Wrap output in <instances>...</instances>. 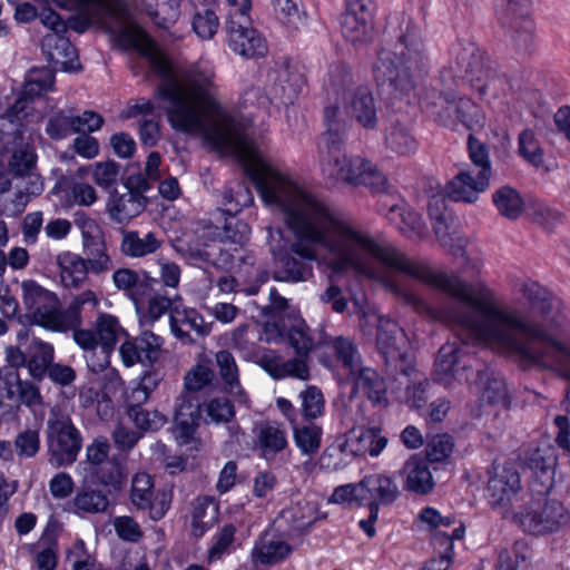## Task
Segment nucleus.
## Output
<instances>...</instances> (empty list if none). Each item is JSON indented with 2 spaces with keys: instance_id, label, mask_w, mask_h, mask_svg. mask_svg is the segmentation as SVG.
<instances>
[{
  "instance_id": "45",
  "label": "nucleus",
  "mask_w": 570,
  "mask_h": 570,
  "mask_svg": "<svg viewBox=\"0 0 570 570\" xmlns=\"http://www.w3.org/2000/svg\"><path fill=\"white\" fill-rule=\"evenodd\" d=\"M498 213L510 220H517L523 213L524 199L520 191L509 185L501 186L492 194Z\"/></svg>"
},
{
  "instance_id": "12",
  "label": "nucleus",
  "mask_w": 570,
  "mask_h": 570,
  "mask_svg": "<svg viewBox=\"0 0 570 570\" xmlns=\"http://www.w3.org/2000/svg\"><path fill=\"white\" fill-rule=\"evenodd\" d=\"M523 495L519 472L512 466H495L490 474L485 499L502 518L513 520Z\"/></svg>"
},
{
  "instance_id": "54",
  "label": "nucleus",
  "mask_w": 570,
  "mask_h": 570,
  "mask_svg": "<svg viewBox=\"0 0 570 570\" xmlns=\"http://www.w3.org/2000/svg\"><path fill=\"white\" fill-rule=\"evenodd\" d=\"M235 535L236 527L233 523H226L219 528L212 537L206 557L207 563H215L230 554L234 550Z\"/></svg>"
},
{
  "instance_id": "39",
  "label": "nucleus",
  "mask_w": 570,
  "mask_h": 570,
  "mask_svg": "<svg viewBox=\"0 0 570 570\" xmlns=\"http://www.w3.org/2000/svg\"><path fill=\"white\" fill-rule=\"evenodd\" d=\"M196 407L185 396L177 404L173 434L179 445H185L196 440L197 415Z\"/></svg>"
},
{
  "instance_id": "24",
  "label": "nucleus",
  "mask_w": 570,
  "mask_h": 570,
  "mask_svg": "<svg viewBox=\"0 0 570 570\" xmlns=\"http://www.w3.org/2000/svg\"><path fill=\"white\" fill-rule=\"evenodd\" d=\"M364 502L368 509L380 510V507L390 505L400 497L396 481L385 473H373L362 479Z\"/></svg>"
},
{
  "instance_id": "27",
  "label": "nucleus",
  "mask_w": 570,
  "mask_h": 570,
  "mask_svg": "<svg viewBox=\"0 0 570 570\" xmlns=\"http://www.w3.org/2000/svg\"><path fill=\"white\" fill-rule=\"evenodd\" d=\"M306 85L305 76L286 59L275 70L272 95L284 106L293 105Z\"/></svg>"
},
{
  "instance_id": "64",
  "label": "nucleus",
  "mask_w": 570,
  "mask_h": 570,
  "mask_svg": "<svg viewBox=\"0 0 570 570\" xmlns=\"http://www.w3.org/2000/svg\"><path fill=\"white\" fill-rule=\"evenodd\" d=\"M497 570H529L527 547L517 542L512 549L499 553Z\"/></svg>"
},
{
  "instance_id": "62",
  "label": "nucleus",
  "mask_w": 570,
  "mask_h": 570,
  "mask_svg": "<svg viewBox=\"0 0 570 570\" xmlns=\"http://www.w3.org/2000/svg\"><path fill=\"white\" fill-rule=\"evenodd\" d=\"M347 450L344 446V441L340 436L336 439L335 443L327 446L318 459L320 468L328 471H340L344 469L348 464Z\"/></svg>"
},
{
  "instance_id": "51",
  "label": "nucleus",
  "mask_w": 570,
  "mask_h": 570,
  "mask_svg": "<svg viewBox=\"0 0 570 570\" xmlns=\"http://www.w3.org/2000/svg\"><path fill=\"white\" fill-rule=\"evenodd\" d=\"M161 243L154 233L149 232L144 238L139 237L138 232H124L121 240V252L129 257H142L153 254L160 247Z\"/></svg>"
},
{
  "instance_id": "33",
  "label": "nucleus",
  "mask_w": 570,
  "mask_h": 570,
  "mask_svg": "<svg viewBox=\"0 0 570 570\" xmlns=\"http://www.w3.org/2000/svg\"><path fill=\"white\" fill-rule=\"evenodd\" d=\"M346 381L353 384L355 393L364 394L373 404H387L386 383L375 370L362 366L355 374L347 376Z\"/></svg>"
},
{
  "instance_id": "63",
  "label": "nucleus",
  "mask_w": 570,
  "mask_h": 570,
  "mask_svg": "<svg viewBox=\"0 0 570 570\" xmlns=\"http://www.w3.org/2000/svg\"><path fill=\"white\" fill-rule=\"evenodd\" d=\"M119 353L122 363L130 367L138 362H153L158 356V351L154 347L146 348L142 341H126L121 344Z\"/></svg>"
},
{
  "instance_id": "61",
  "label": "nucleus",
  "mask_w": 570,
  "mask_h": 570,
  "mask_svg": "<svg viewBox=\"0 0 570 570\" xmlns=\"http://www.w3.org/2000/svg\"><path fill=\"white\" fill-rule=\"evenodd\" d=\"M278 19L289 30H297L306 20V13L301 8V0H273Z\"/></svg>"
},
{
  "instance_id": "35",
  "label": "nucleus",
  "mask_w": 570,
  "mask_h": 570,
  "mask_svg": "<svg viewBox=\"0 0 570 570\" xmlns=\"http://www.w3.org/2000/svg\"><path fill=\"white\" fill-rule=\"evenodd\" d=\"M404 487L416 494H426L435 485L429 463L425 459L412 455L403 466Z\"/></svg>"
},
{
  "instance_id": "1",
  "label": "nucleus",
  "mask_w": 570,
  "mask_h": 570,
  "mask_svg": "<svg viewBox=\"0 0 570 570\" xmlns=\"http://www.w3.org/2000/svg\"><path fill=\"white\" fill-rule=\"evenodd\" d=\"M331 235L321 245L333 255L326 263L333 275L361 272L362 262L355 248L368 254L384 266L403 273L466 307L476 321H527L508 311L493 289L484 283L473 285L456 274L434 272L429 265L412 261L394 248L385 247L343 219L327 214ZM460 321H472L461 318Z\"/></svg>"
},
{
  "instance_id": "25",
  "label": "nucleus",
  "mask_w": 570,
  "mask_h": 570,
  "mask_svg": "<svg viewBox=\"0 0 570 570\" xmlns=\"http://www.w3.org/2000/svg\"><path fill=\"white\" fill-rule=\"evenodd\" d=\"M345 110L366 130H375L379 125L377 107L368 86H357L345 102Z\"/></svg>"
},
{
  "instance_id": "50",
  "label": "nucleus",
  "mask_w": 570,
  "mask_h": 570,
  "mask_svg": "<svg viewBox=\"0 0 570 570\" xmlns=\"http://www.w3.org/2000/svg\"><path fill=\"white\" fill-rule=\"evenodd\" d=\"M82 252L86 256L85 261L87 262V265H89L92 274L99 275L111 268L112 262L107 253L104 234L94 237L92 239L83 240Z\"/></svg>"
},
{
  "instance_id": "10",
  "label": "nucleus",
  "mask_w": 570,
  "mask_h": 570,
  "mask_svg": "<svg viewBox=\"0 0 570 570\" xmlns=\"http://www.w3.org/2000/svg\"><path fill=\"white\" fill-rule=\"evenodd\" d=\"M325 342V332L322 323H316L315 328L308 326L294 327L288 334V343L294 347L297 356L288 360L265 356L262 360V365L276 380L293 377L307 381L311 377L307 355L312 348L321 346Z\"/></svg>"
},
{
  "instance_id": "2",
  "label": "nucleus",
  "mask_w": 570,
  "mask_h": 570,
  "mask_svg": "<svg viewBox=\"0 0 570 570\" xmlns=\"http://www.w3.org/2000/svg\"><path fill=\"white\" fill-rule=\"evenodd\" d=\"M454 336L441 346L433 377L445 387L470 383L473 374L468 348L489 347L514 355L524 366L539 365L570 381V347L547 334L542 323H454Z\"/></svg>"
},
{
  "instance_id": "13",
  "label": "nucleus",
  "mask_w": 570,
  "mask_h": 570,
  "mask_svg": "<svg viewBox=\"0 0 570 570\" xmlns=\"http://www.w3.org/2000/svg\"><path fill=\"white\" fill-rule=\"evenodd\" d=\"M523 531L531 534H548L559 531L570 522V512L559 501L544 503L530 501L513 519Z\"/></svg>"
},
{
  "instance_id": "47",
  "label": "nucleus",
  "mask_w": 570,
  "mask_h": 570,
  "mask_svg": "<svg viewBox=\"0 0 570 570\" xmlns=\"http://www.w3.org/2000/svg\"><path fill=\"white\" fill-rule=\"evenodd\" d=\"M291 428L294 443L302 455L312 456L318 452L323 435L321 425L309 421L303 424L295 423Z\"/></svg>"
},
{
  "instance_id": "57",
  "label": "nucleus",
  "mask_w": 570,
  "mask_h": 570,
  "mask_svg": "<svg viewBox=\"0 0 570 570\" xmlns=\"http://www.w3.org/2000/svg\"><path fill=\"white\" fill-rule=\"evenodd\" d=\"M468 151L470 160L479 168L478 175L480 177V184L482 185L485 180L490 183L492 166L487 145L474 135L470 134L468 137Z\"/></svg>"
},
{
  "instance_id": "59",
  "label": "nucleus",
  "mask_w": 570,
  "mask_h": 570,
  "mask_svg": "<svg viewBox=\"0 0 570 570\" xmlns=\"http://www.w3.org/2000/svg\"><path fill=\"white\" fill-rule=\"evenodd\" d=\"M518 154L534 167L543 164L544 153L534 130L525 128L519 134Z\"/></svg>"
},
{
  "instance_id": "15",
  "label": "nucleus",
  "mask_w": 570,
  "mask_h": 570,
  "mask_svg": "<svg viewBox=\"0 0 570 570\" xmlns=\"http://www.w3.org/2000/svg\"><path fill=\"white\" fill-rule=\"evenodd\" d=\"M344 39L353 45L367 42L372 37L374 12L371 0H345L340 17Z\"/></svg>"
},
{
  "instance_id": "11",
  "label": "nucleus",
  "mask_w": 570,
  "mask_h": 570,
  "mask_svg": "<svg viewBox=\"0 0 570 570\" xmlns=\"http://www.w3.org/2000/svg\"><path fill=\"white\" fill-rule=\"evenodd\" d=\"M494 10L502 28L510 32L515 51L531 55L535 50L531 0H495Z\"/></svg>"
},
{
  "instance_id": "3",
  "label": "nucleus",
  "mask_w": 570,
  "mask_h": 570,
  "mask_svg": "<svg viewBox=\"0 0 570 570\" xmlns=\"http://www.w3.org/2000/svg\"><path fill=\"white\" fill-rule=\"evenodd\" d=\"M429 70V58L420 26L402 14L397 24L389 21L383 31L381 47L372 72L380 94L410 104L419 79Z\"/></svg>"
},
{
  "instance_id": "7",
  "label": "nucleus",
  "mask_w": 570,
  "mask_h": 570,
  "mask_svg": "<svg viewBox=\"0 0 570 570\" xmlns=\"http://www.w3.org/2000/svg\"><path fill=\"white\" fill-rule=\"evenodd\" d=\"M112 279L134 303L139 321H158L166 314L168 321H204L196 308L186 306L179 295H169L166 288H160L157 278L145 271L119 268Z\"/></svg>"
},
{
  "instance_id": "48",
  "label": "nucleus",
  "mask_w": 570,
  "mask_h": 570,
  "mask_svg": "<svg viewBox=\"0 0 570 570\" xmlns=\"http://www.w3.org/2000/svg\"><path fill=\"white\" fill-rule=\"evenodd\" d=\"M218 507L212 498H197L191 508V531L197 538L203 537L217 519Z\"/></svg>"
},
{
  "instance_id": "60",
  "label": "nucleus",
  "mask_w": 570,
  "mask_h": 570,
  "mask_svg": "<svg viewBox=\"0 0 570 570\" xmlns=\"http://www.w3.org/2000/svg\"><path fill=\"white\" fill-rule=\"evenodd\" d=\"M205 423H227L234 415V406L226 397H214L200 406Z\"/></svg>"
},
{
  "instance_id": "53",
  "label": "nucleus",
  "mask_w": 570,
  "mask_h": 570,
  "mask_svg": "<svg viewBox=\"0 0 570 570\" xmlns=\"http://www.w3.org/2000/svg\"><path fill=\"white\" fill-rule=\"evenodd\" d=\"M181 0H154L147 8V14L155 26L160 29H170L180 17Z\"/></svg>"
},
{
  "instance_id": "58",
  "label": "nucleus",
  "mask_w": 570,
  "mask_h": 570,
  "mask_svg": "<svg viewBox=\"0 0 570 570\" xmlns=\"http://www.w3.org/2000/svg\"><path fill=\"white\" fill-rule=\"evenodd\" d=\"M302 415L307 421L316 420L325 413V400L322 391L315 385H308L299 392Z\"/></svg>"
},
{
  "instance_id": "41",
  "label": "nucleus",
  "mask_w": 570,
  "mask_h": 570,
  "mask_svg": "<svg viewBox=\"0 0 570 570\" xmlns=\"http://www.w3.org/2000/svg\"><path fill=\"white\" fill-rule=\"evenodd\" d=\"M384 141L386 148L399 156H410L419 149V141L412 130L397 119L386 127Z\"/></svg>"
},
{
  "instance_id": "37",
  "label": "nucleus",
  "mask_w": 570,
  "mask_h": 570,
  "mask_svg": "<svg viewBox=\"0 0 570 570\" xmlns=\"http://www.w3.org/2000/svg\"><path fill=\"white\" fill-rule=\"evenodd\" d=\"M102 29L110 36L115 47L122 51H136L139 56L149 43V40H153L151 36L138 24L115 28L104 22Z\"/></svg>"
},
{
  "instance_id": "55",
  "label": "nucleus",
  "mask_w": 570,
  "mask_h": 570,
  "mask_svg": "<svg viewBox=\"0 0 570 570\" xmlns=\"http://www.w3.org/2000/svg\"><path fill=\"white\" fill-rule=\"evenodd\" d=\"M325 341L322 345L331 344L333 346L337 360L347 372V376L355 374V371L362 367L361 356L350 338L338 336L332 340L325 334Z\"/></svg>"
},
{
  "instance_id": "38",
  "label": "nucleus",
  "mask_w": 570,
  "mask_h": 570,
  "mask_svg": "<svg viewBox=\"0 0 570 570\" xmlns=\"http://www.w3.org/2000/svg\"><path fill=\"white\" fill-rule=\"evenodd\" d=\"M216 363L225 391L233 395L236 402L248 406L249 399L239 383L238 367L234 356L227 351H219L216 354Z\"/></svg>"
},
{
  "instance_id": "19",
  "label": "nucleus",
  "mask_w": 570,
  "mask_h": 570,
  "mask_svg": "<svg viewBox=\"0 0 570 570\" xmlns=\"http://www.w3.org/2000/svg\"><path fill=\"white\" fill-rule=\"evenodd\" d=\"M20 404L36 407L41 404V395L33 384L22 381L16 371L0 370V406L18 409Z\"/></svg>"
},
{
  "instance_id": "31",
  "label": "nucleus",
  "mask_w": 570,
  "mask_h": 570,
  "mask_svg": "<svg viewBox=\"0 0 570 570\" xmlns=\"http://www.w3.org/2000/svg\"><path fill=\"white\" fill-rule=\"evenodd\" d=\"M118 323H96L92 328H73V340L83 350L101 346L104 352L114 350L118 340Z\"/></svg>"
},
{
  "instance_id": "46",
  "label": "nucleus",
  "mask_w": 570,
  "mask_h": 570,
  "mask_svg": "<svg viewBox=\"0 0 570 570\" xmlns=\"http://www.w3.org/2000/svg\"><path fill=\"white\" fill-rule=\"evenodd\" d=\"M170 126L180 132H194L204 127L199 111L187 105L184 100L171 106L167 112Z\"/></svg>"
},
{
  "instance_id": "9",
  "label": "nucleus",
  "mask_w": 570,
  "mask_h": 570,
  "mask_svg": "<svg viewBox=\"0 0 570 570\" xmlns=\"http://www.w3.org/2000/svg\"><path fill=\"white\" fill-rule=\"evenodd\" d=\"M55 86V73L47 67L31 68L14 104L8 109L7 117L0 127V139L6 145H19L27 132L22 118L28 116L29 104L51 91Z\"/></svg>"
},
{
  "instance_id": "20",
  "label": "nucleus",
  "mask_w": 570,
  "mask_h": 570,
  "mask_svg": "<svg viewBox=\"0 0 570 570\" xmlns=\"http://www.w3.org/2000/svg\"><path fill=\"white\" fill-rule=\"evenodd\" d=\"M520 293L533 316H540L542 321H558L562 316L561 299L538 281L525 279L521 284Z\"/></svg>"
},
{
  "instance_id": "28",
  "label": "nucleus",
  "mask_w": 570,
  "mask_h": 570,
  "mask_svg": "<svg viewBox=\"0 0 570 570\" xmlns=\"http://www.w3.org/2000/svg\"><path fill=\"white\" fill-rule=\"evenodd\" d=\"M253 433L261 458L267 462L274 461L288 446L286 430L278 422H259L255 424Z\"/></svg>"
},
{
  "instance_id": "18",
  "label": "nucleus",
  "mask_w": 570,
  "mask_h": 570,
  "mask_svg": "<svg viewBox=\"0 0 570 570\" xmlns=\"http://www.w3.org/2000/svg\"><path fill=\"white\" fill-rule=\"evenodd\" d=\"M193 98L199 114L218 124V128L213 131L215 140L222 142L225 140V135H232L236 131L237 120L235 116L223 107L205 85H193Z\"/></svg>"
},
{
  "instance_id": "56",
  "label": "nucleus",
  "mask_w": 570,
  "mask_h": 570,
  "mask_svg": "<svg viewBox=\"0 0 570 570\" xmlns=\"http://www.w3.org/2000/svg\"><path fill=\"white\" fill-rule=\"evenodd\" d=\"M6 148L12 147L13 151L9 159L8 167L14 177H24L36 166L37 154L28 144L24 145V139L19 145H6Z\"/></svg>"
},
{
  "instance_id": "42",
  "label": "nucleus",
  "mask_w": 570,
  "mask_h": 570,
  "mask_svg": "<svg viewBox=\"0 0 570 570\" xmlns=\"http://www.w3.org/2000/svg\"><path fill=\"white\" fill-rule=\"evenodd\" d=\"M109 505V498L104 491L85 488L77 491L69 502V510L77 515L83 517L87 514L105 513Z\"/></svg>"
},
{
  "instance_id": "40",
  "label": "nucleus",
  "mask_w": 570,
  "mask_h": 570,
  "mask_svg": "<svg viewBox=\"0 0 570 570\" xmlns=\"http://www.w3.org/2000/svg\"><path fill=\"white\" fill-rule=\"evenodd\" d=\"M60 268L61 283L67 288H78L91 273L83 257L70 252L62 253L57 258Z\"/></svg>"
},
{
  "instance_id": "21",
  "label": "nucleus",
  "mask_w": 570,
  "mask_h": 570,
  "mask_svg": "<svg viewBox=\"0 0 570 570\" xmlns=\"http://www.w3.org/2000/svg\"><path fill=\"white\" fill-rule=\"evenodd\" d=\"M247 23H240V20L226 19L225 28L228 36L229 48L246 58H258L265 56L267 51L265 38Z\"/></svg>"
},
{
  "instance_id": "23",
  "label": "nucleus",
  "mask_w": 570,
  "mask_h": 570,
  "mask_svg": "<svg viewBox=\"0 0 570 570\" xmlns=\"http://www.w3.org/2000/svg\"><path fill=\"white\" fill-rule=\"evenodd\" d=\"M51 436L56 438L57 462L59 465L72 464L81 449L80 432L67 416H61L55 421H49Z\"/></svg>"
},
{
  "instance_id": "8",
  "label": "nucleus",
  "mask_w": 570,
  "mask_h": 570,
  "mask_svg": "<svg viewBox=\"0 0 570 570\" xmlns=\"http://www.w3.org/2000/svg\"><path fill=\"white\" fill-rule=\"evenodd\" d=\"M419 105L429 118L452 130L461 125L472 131L483 128L485 124L482 107L466 96L456 97L453 92L431 89L419 99Z\"/></svg>"
},
{
  "instance_id": "49",
  "label": "nucleus",
  "mask_w": 570,
  "mask_h": 570,
  "mask_svg": "<svg viewBox=\"0 0 570 570\" xmlns=\"http://www.w3.org/2000/svg\"><path fill=\"white\" fill-rule=\"evenodd\" d=\"M55 351L52 345L39 340H33L27 356V368L36 380H42L52 364Z\"/></svg>"
},
{
  "instance_id": "52",
  "label": "nucleus",
  "mask_w": 570,
  "mask_h": 570,
  "mask_svg": "<svg viewBox=\"0 0 570 570\" xmlns=\"http://www.w3.org/2000/svg\"><path fill=\"white\" fill-rule=\"evenodd\" d=\"M56 3L66 8L68 4L77 7L91 4L98 12H105L107 17L116 22H124L130 17L129 7L126 0H55Z\"/></svg>"
},
{
  "instance_id": "36",
  "label": "nucleus",
  "mask_w": 570,
  "mask_h": 570,
  "mask_svg": "<svg viewBox=\"0 0 570 570\" xmlns=\"http://www.w3.org/2000/svg\"><path fill=\"white\" fill-rule=\"evenodd\" d=\"M489 185L488 180L481 185L478 174L473 176L469 170H461L448 183L446 194L453 202L472 204Z\"/></svg>"
},
{
  "instance_id": "26",
  "label": "nucleus",
  "mask_w": 570,
  "mask_h": 570,
  "mask_svg": "<svg viewBox=\"0 0 570 570\" xmlns=\"http://www.w3.org/2000/svg\"><path fill=\"white\" fill-rule=\"evenodd\" d=\"M292 552L291 544L273 531H265L255 542L250 551V560L255 568L273 566L284 561Z\"/></svg>"
},
{
  "instance_id": "44",
  "label": "nucleus",
  "mask_w": 570,
  "mask_h": 570,
  "mask_svg": "<svg viewBox=\"0 0 570 570\" xmlns=\"http://www.w3.org/2000/svg\"><path fill=\"white\" fill-rule=\"evenodd\" d=\"M474 393L481 396L483 401L491 404L507 403V386L503 380L490 375L488 371H476V379L470 383Z\"/></svg>"
},
{
  "instance_id": "32",
  "label": "nucleus",
  "mask_w": 570,
  "mask_h": 570,
  "mask_svg": "<svg viewBox=\"0 0 570 570\" xmlns=\"http://www.w3.org/2000/svg\"><path fill=\"white\" fill-rule=\"evenodd\" d=\"M275 279L282 282H305L313 276V266L294 256L282 246L274 250Z\"/></svg>"
},
{
  "instance_id": "34",
  "label": "nucleus",
  "mask_w": 570,
  "mask_h": 570,
  "mask_svg": "<svg viewBox=\"0 0 570 570\" xmlns=\"http://www.w3.org/2000/svg\"><path fill=\"white\" fill-rule=\"evenodd\" d=\"M386 217L406 238L422 239L425 235L426 226L422 216L405 203L392 205Z\"/></svg>"
},
{
  "instance_id": "5",
  "label": "nucleus",
  "mask_w": 570,
  "mask_h": 570,
  "mask_svg": "<svg viewBox=\"0 0 570 570\" xmlns=\"http://www.w3.org/2000/svg\"><path fill=\"white\" fill-rule=\"evenodd\" d=\"M244 174L257 189L262 200L285 214L288 229L297 239H309L322 245L331 235L327 210L323 212L325 227H320L301 203L303 190L288 175L264 160L255 158L244 165Z\"/></svg>"
},
{
  "instance_id": "30",
  "label": "nucleus",
  "mask_w": 570,
  "mask_h": 570,
  "mask_svg": "<svg viewBox=\"0 0 570 570\" xmlns=\"http://www.w3.org/2000/svg\"><path fill=\"white\" fill-rule=\"evenodd\" d=\"M40 22L51 30L52 35L43 38V46L53 49L58 55L69 57L73 47L70 40L65 36L68 31V24L62 17L50 7H42L38 13Z\"/></svg>"
},
{
  "instance_id": "16",
  "label": "nucleus",
  "mask_w": 570,
  "mask_h": 570,
  "mask_svg": "<svg viewBox=\"0 0 570 570\" xmlns=\"http://www.w3.org/2000/svg\"><path fill=\"white\" fill-rule=\"evenodd\" d=\"M130 501L138 510H148L149 517L158 521L169 510L171 493L166 490L155 491L153 476L138 472L131 479Z\"/></svg>"
},
{
  "instance_id": "6",
  "label": "nucleus",
  "mask_w": 570,
  "mask_h": 570,
  "mask_svg": "<svg viewBox=\"0 0 570 570\" xmlns=\"http://www.w3.org/2000/svg\"><path fill=\"white\" fill-rule=\"evenodd\" d=\"M450 67L440 78H453L475 91L481 100L508 101L514 89L511 77L501 72L489 55L470 40L458 39L450 48Z\"/></svg>"
},
{
  "instance_id": "17",
  "label": "nucleus",
  "mask_w": 570,
  "mask_h": 570,
  "mask_svg": "<svg viewBox=\"0 0 570 570\" xmlns=\"http://www.w3.org/2000/svg\"><path fill=\"white\" fill-rule=\"evenodd\" d=\"M22 299L27 311L26 321H62L58 296L36 281H23Z\"/></svg>"
},
{
  "instance_id": "29",
  "label": "nucleus",
  "mask_w": 570,
  "mask_h": 570,
  "mask_svg": "<svg viewBox=\"0 0 570 570\" xmlns=\"http://www.w3.org/2000/svg\"><path fill=\"white\" fill-rule=\"evenodd\" d=\"M377 347L387 361H404L409 356L411 341L405 328L400 327L399 323H380Z\"/></svg>"
},
{
  "instance_id": "43",
  "label": "nucleus",
  "mask_w": 570,
  "mask_h": 570,
  "mask_svg": "<svg viewBox=\"0 0 570 570\" xmlns=\"http://www.w3.org/2000/svg\"><path fill=\"white\" fill-rule=\"evenodd\" d=\"M107 213L111 220L119 224H127L140 215L146 206L142 202L136 200L132 195L118 194L116 189L110 193L107 204Z\"/></svg>"
},
{
  "instance_id": "4",
  "label": "nucleus",
  "mask_w": 570,
  "mask_h": 570,
  "mask_svg": "<svg viewBox=\"0 0 570 570\" xmlns=\"http://www.w3.org/2000/svg\"><path fill=\"white\" fill-rule=\"evenodd\" d=\"M353 82V73L344 62H333L328 67L324 80V89L328 97L336 101L345 100L346 92ZM326 131L323 134L328 154V164L334 165V178L352 186H365L379 190L386 181L382 173L370 160L361 156L340 155L344 149V137L350 128V121L341 118L337 102L327 105L323 110Z\"/></svg>"
},
{
  "instance_id": "22",
  "label": "nucleus",
  "mask_w": 570,
  "mask_h": 570,
  "mask_svg": "<svg viewBox=\"0 0 570 570\" xmlns=\"http://www.w3.org/2000/svg\"><path fill=\"white\" fill-rule=\"evenodd\" d=\"M350 456L377 458L387 446V438L380 426H358L341 436Z\"/></svg>"
},
{
  "instance_id": "14",
  "label": "nucleus",
  "mask_w": 570,
  "mask_h": 570,
  "mask_svg": "<svg viewBox=\"0 0 570 570\" xmlns=\"http://www.w3.org/2000/svg\"><path fill=\"white\" fill-rule=\"evenodd\" d=\"M428 213L433 232L443 248L453 257L469 258L466 254L468 238L452 228L453 215L445 205L443 197L433 196L429 200Z\"/></svg>"
}]
</instances>
